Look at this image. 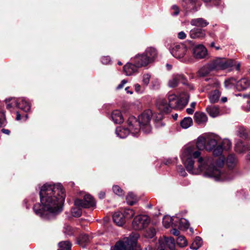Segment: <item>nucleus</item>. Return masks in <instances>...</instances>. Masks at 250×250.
Returning <instances> with one entry per match:
<instances>
[{
    "instance_id": "f257e3e1",
    "label": "nucleus",
    "mask_w": 250,
    "mask_h": 250,
    "mask_svg": "<svg viewBox=\"0 0 250 250\" xmlns=\"http://www.w3.org/2000/svg\"><path fill=\"white\" fill-rule=\"evenodd\" d=\"M39 195L41 203H36L33 208L35 214L44 220L55 219L62 211L66 197L62 185L46 183L41 188Z\"/></svg>"
},
{
    "instance_id": "f03ea898",
    "label": "nucleus",
    "mask_w": 250,
    "mask_h": 250,
    "mask_svg": "<svg viewBox=\"0 0 250 250\" xmlns=\"http://www.w3.org/2000/svg\"><path fill=\"white\" fill-rule=\"evenodd\" d=\"M187 148H190L192 149V158L193 159L198 158L197 165V169L200 171L205 170V174L207 176L213 178L216 181L222 180L224 178L223 173L213 165H208L207 161L202 157H199L201 153L199 151H194V147L188 146Z\"/></svg>"
},
{
    "instance_id": "7ed1b4c3",
    "label": "nucleus",
    "mask_w": 250,
    "mask_h": 250,
    "mask_svg": "<svg viewBox=\"0 0 250 250\" xmlns=\"http://www.w3.org/2000/svg\"><path fill=\"white\" fill-rule=\"evenodd\" d=\"M232 65L233 62L231 60H227L224 58H217L201 68L198 71V75L200 77H205L210 72L224 70Z\"/></svg>"
},
{
    "instance_id": "20e7f679",
    "label": "nucleus",
    "mask_w": 250,
    "mask_h": 250,
    "mask_svg": "<svg viewBox=\"0 0 250 250\" xmlns=\"http://www.w3.org/2000/svg\"><path fill=\"white\" fill-rule=\"evenodd\" d=\"M74 205L76 207L72 208V214L75 217H79L82 213V208L94 207L96 202L90 195L85 194L83 199L76 198L74 201Z\"/></svg>"
},
{
    "instance_id": "39448f33",
    "label": "nucleus",
    "mask_w": 250,
    "mask_h": 250,
    "mask_svg": "<svg viewBox=\"0 0 250 250\" xmlns=\"http://www.w3.org/2000/svg\"><path fill=\"white\" fill-rule=\"evenodd\" d=\"M140 237L138 233H132L126 241H119L111 250H141L137 240Z\"/></svg>"
},
{
    "instance_id": "423d86ee",
    "label": "nucleus",
    "mask_w": 250,
    "mask_h": 250,
    "mask_svg": "<svg viewBox=\"0 0 250 250\" xmlns=\"http://www.w3.org/2000/svg\"><path fill=\"white\" fill-rule=\"evenodd\" d=\"M156 50L152 47L147 48L142 54H138L132 60L138 67H141L153 62L157 57Z\"/></svg>"
},
{
    "instance_id": "0eeeda50",
    "label": "nucleus",
    "mask_w": 250,
    "mask_h": 250,
    "mask_svg": "<svg viewBox=\"0 0 250 250\" xmlns=\"http://www.w3.org/2000/svg\"><path fill=\"white\" fill-rule=\"evenodd\" d=\"M160 111L167 114L171 112V109L180 107L178 97L175 94L169 95L167 100L163 99L157 104Z\"/></svg>"
},
{
    "instance_id": "6e6552de",
    "label": "nucleus",
    "mask_w": 250,
    "mask_h": 250,
    "mask_svg": "<svg viewBox=\"0 0 250 250\" xmlns=\"http://www.w3.org/2000/svg\"><path fill=\"white\" fill-rule=\"evenodd\" d=\"M150 222V218L146 215H139L135 216L132 222V226L135 230H142L148 226Z\"/></svg>"
},
{
    "instance_id": "1a4fd4ad",
    "label": "nucleus",
    "mask_w": 250,
    "mask_h": 250,
    "mask_svg": "<svg viewBox=\"0 0 250 250\" xmlns=\"http://www.w3.org/2000/svg\"><path fill=\"white\" fill-rule=\"evenodd\" d=\"M192 151L190 148H187L182 157V161L185 165L187 170L192 173L194 168V161L192 158Z\"/></svg>"
},
{
    "instance_id": "9d476101",
    "label": "nucleus",
    "mask_w": 250,
    "mask_h": 250,
    "mask_svg": "<svg viewBox=\"0 0 250 250\" xmlns=\"http://www.w3.org/2000/svg\"><path fill=\"white\" fill-rule=\"evenodd\" d=\"M171 54L176 58H183L187 52L186 46L183 44H176L171 49H169Z\"/></svg>"
},
{
    "instance_id": "9b49d317",
    "label": "nucleus",
    "mask_w": 250,
    "mask_h": 250,
    "mask_svg": "<svg viewBox=\"0 0 250 250\" xmlns=\"http://www.w3.org/2000/svg\"><path fill=\"white\" fill-rule=\"evenodd\" d=\"M193 56L197 59L204 58L208 54L207 48L202 44L195 46L192 49Z\"/></svg>"
},
{
    "instance_id": "f8f14e48",
    "label": "nucleus",
    "mask_w": 250,
    "mask_h": 250,
    "mask_svg": "<svg viewBox=\"0 0 250 250\" xmlns=\"http://www.w3.org/2000/svg\"><path fill=\"white\" fill-rule=\"evenodd\" d=\"M152 111L147 110L143 112L139 116L138 119V125L149 124L152 117Z\"/></svg>"
},
{
    "instance_id": "ddd939ff",
    "label": "nucleus",
    "mask_w": 250,
    "mask_h": 250,
    "mask_svg": "<svg viewBox=\"0 0 250 250\" xmlns=\"http://www.w3.org/2000/svg\"><path fill=\"white\" fill-rule=\"evenodd\" d=\"M14 101V104L16 107L21 109L25 112L29 111L30 109L31 106L30 103L23 98H19L17 99H13Z\"/></svg>"
},
{
    "instance_id": "4468645a",
    "label": "nucleus",
    "mask_w": 250,
    "mask_h": 250,
    "mask_svg": "<svg viewBox=\"0 0 250 250\" xmlns=\"http://www.w3.org/2000/svg\"><path fill=\"white\" fill-rule=\"evenodd\" d=\"M187 82V80L183 75L177 74L174 76L172 80L169 81L168 85L171 87H175L180 83L186 85Z\"/></svg>"
},
{
    "instance_id": "2eb2a0df",
    "label": "nucleus",
    "mask_w": 250,
    "mask_h": 250,
    "mask_svg": "<svg viewBox=\"0 0 250 250\" xmlns=\"http://www.w3.org/2000/svg\"><path fill=\"white\" fill-rule=\"evenodd\" d=\"M139 68L135 63L128 62L124 65L123 69L127 76H130L137 72Z\"/></svg>"
},
{
    "instance_id": "dca6fc26",
    "label": "nucleus",
    "mask_w": 250,
    "mask_h": 250,
    "mask_svg": "<svg viewBox=\"0 0 250 250\" xmlns=\"http://www.w3.org/2000/svg\"><path fill=\"white\" fill-rule=\"evenodd\" d=\"M205 36V30L201 28L195 27L190 31V36L192 39H203Z\"/></svg>"
},
{
    "instance_id": "f3484780",
    "label": "nucleus",
    "mask_w": 250,
    "mask_h": 250,
    "mask_svg": "<svg viewBox=\"0 0 250 250\" xmlns=\"http://www.w3.org/2000/svg\"><path fill=\"white\" fill-rule=\"evenodd\" d=\"M190 24L193 26L202 28L206 27L209 24V22L204 19L199 18L192 19L190 21Z\"/></svg>"
},
{
    "instance_id": "a211bd4d",
    "label": "nucleus",
    "mask_w": 250,
    "mask_h": 250,
    "mask_svg": "<svg viewBox=\"0 0 250 250\" xmlns=\"http://www.w3.org/2000/svg\"><path fill=\"white\" fill-rule=\"evenodd\" d=\"M113 220L119 226H122L126 222L124 215L120 212H115L113 215Z\"/></svg>"
},
{
    "instance_id": "6ab92c4d",
    "label": "nucleus",
    "mask_w": 250,
    "mask_h": 250,
    "mask_svg": "<svg viewBox=\"0 0 250 250\" xmlns=\"http://www.w3.org/2000/svg\"><path fill=\"white\" fill-rule=\"evenodd\" d=\"M111 118L113 121L116 124H120L124 121L123 115L119 110H114L111 114Z\"/></svg>"
},
{
    "instance_id": "aec40b11",
    "label": "nucleus",
    "mask_w": 250,
    "mask_h": 250,
    "mask_svg": "<svg viewBox=\"0 0 250 250\" xmlns=\"http://www.w3.org/2000/svg\"><path fill=\"white\" fill-rule=\"evenodd\" d=\"M250 84V82L246 78H242L236 83V89L238 91L243 90L248 87Z\"/></svg>"
},
{
    "instance_id": "412c9836",
    "label": "nucleus",
    "mask_w": 250,
    "mask_h": 250,
    "mask_svg": "<svg viewBox=\"0 0 250 250\" xmlns=\"http://www.w3.org/2000/svg\"><path fill=\"white\" fill-rule=\"evenodd\" d=\"M235 150L239 153H243L250 150L249 145H245L242 141H238L235 145Z\"/></svg>"
},
{
    "instance_id": "4be33fe9",
    "label": "nucleus",
    "mask_w": 250,
    "mask_h": 250,
    "mask_svg": "<svg viewBox=\"0 0 250 250\" xmlns=\"http://www.w3.org/2000/svg\"><path fill=\"white\" fill-rule=\"evenodd\" d=\"M194 119L195 122L199 124L206 122L208 118L204 113L197 111L194 115Z\"/></svg>"
},
{
    "instance_id": "5701e85b",
    "label": "nucleus",
    "mask_w": 250,
    "mask_h": 250,
    "mask_svg": "<svg viewBox=\"0 0 250 250\" xmlns=\"http://www.w3.org/2000/svg\"><path fill=\"white\" fill-rule=\"evenodd\" d=\"M89 242V236L88 234H82L78 238V244L83 248H85Z\"/></svg>"
},
{
    "instance_id": "b1692460",
    "label": "nucleus",
    "mask_w": 250,
    "mask_h": 250,
    "mask_svg": "<svg viewBox=\"0 0 250 250\" xmlns=\"http://www.w3.org/2000/svg\"><path fill=\"white\" fill-rule=\"evenodd\" d=\"M138 200L139 198L137 195L132 192H129L126 197V201L130 206L135 205Z\"/></svg>"
},
{
    "instance_id": "393cba45",
    "label": "nucleus",
    "mask_w": 250,
    "mask_h": 250,
    "mask_svg": "<svg viewBox=\"0 0 250 250\" xmlns=\"http://www.w3.org/2000/svg\"><path fill=\"white\" fill-rule=\"evenodd\" d=\"M174 220V216L173 217H169V216H165L163 218V223L164 227L166 228H168L170 226L172 227H176L177 224H175V223L173 222Z\"/></svg>"
},
{
    "instance_id": "a878e982",
    "label": "nucleus",
    "mask_w": 250,
    "mask_h": 250,
    "mask_svg": "<svg viewBox=\"0 0 250 250\" xmlns=\"http://www.w3.org/2000/svg\"><path fill=\"white\" fill-rule=\"evenodd\" d=\"M226 163L228 167L229 168L232 169L236 163L235 156L233 154H229L227 158Z\"/></svg>"
},
{
    "instance_id": "bb28decb",
    "label": "nucleus",
    "mask_w": 250,
    "mask_h": 250,
    "mask_svg": "<svg viewBox=\"0 0 250 250\" xmlns=\"http://www.w3.org/2000/svg\"><path fill=\"white\" fill-rule=\"evenodd\" d=\"M206 139L202 136H200L197 139L196 143V147L198 150H201L204 149H206Z\"/></svg>"
},
{
    "instance_id": "cd10ccee",
    "label": "nucleus",
    "mask_w": 250,
    "mask_h": 250,
    "mask_svg": "<svg viewBox=\"0 0 250 250\" xmlns=\"http://www.w3.org/2000/svg\"><path fill=\"white\" fill-rule=\"evenodd\" d=\"M206 150L211 151L217 146V142L216 139L208 138L206 139Z\"/></svg>"
},
{
    "instance_id": "c85d7f7f",
    "label": "nucleus",
    "mask_w": 250,
    "mask_h": 250,
    "mask_svg": "<svg viewBox=\"0 0 250 250\" xmlns=\"http://www.w3.org/2000/svg\"><path fill=\"white\" fill-rule=\"evenodd\" d=\"M193 123L192 119L191 117H185L180 122V125L183 128H188Z\"/></svg>"
},
{
    "instance_id": "c756f323",
    "label": "nucleus",
    "mask_w": 250,
    "mask_h": 250,
    "mask_svg": "<svg viewBox=\"0 0 250 250\" xmlns=\"http://www.w3.org/2000/svg\"><path fill=\"white\" fill-rule=\"evenodd\" d=\"M202 239L199 236H196L193 243L190 246V248L192 250H197L202 245Z\"/></svg>"
},
{
    "instance_id": "7c9ffc66",
    "label": "nucleus",
    "mask_w": 250,
    "mask_h": 250,
    "mask_svg": "<svg viewBox=\"0 0 250 250\" xmlns=\"http://www.w3.org/2000/svg\"><path fill=\"white\" fill-rule=\"evenodd\" d=\"M220 96V93L217 89L212 91L209 95V100L211 103H215L219 100Z\"/></svg>"
},
{
    "instance_id": "2f4dec72",
    "label": "nucleus",
    "mask_w": 250,
    "mask_h": 250,
    "mask_svg": "<svg viewBox=\"0 0 250 250\" xmlns=\"http://www.w3.org/2000/svg\"><path fill=\"white\" fill-rule=\"evenodd\" d=\"M238 80L237 79L231 77L225 81V87L227 88H231L232 86H235L236 87V83H237Z\"/></svg>"
},
{
    "instance_id": "473e14b6",
    "label": "nucleus",
    "mask_w": 250,
    "mask_h": 250,
    "mask_svg": "<svg viewBox=\"0 0 250 250\" xmlns=\"http://www.w3.org/2000/svg\"><path fill=\"white\" fill-rule=\"evenodd\" d=\"M58 250H71L72 244L69 241H62L59 243Z\"/></svg>"
},
{
    "instance_id": "72a5a7b5",
    "label": "nucleus",
    "mask_w": 250,
    "mask_h": 250,
    "mask_svg": "<svg viewBox=\"0 0 250 250\" xmlns=\"http://www.w3.org/2000/svg\"><path fill=\"white\" fill-rule=\"evenodd\" d=\"M122 214L124 215V218L126 221L127 220L130 219L134 216L135 211L132 209L125 208Z\"/></svg>"
},
{
    "instance_id": "f704fd0d",
    "label": "nucleus",
    "mask_w": 250,
    "mask_h": 250,
    "mask_svg": "<svg viewBox=\"0 0 250 250\" xmlns=\"http://www.w3.org/2000/svg\"><path fill=\"white\" fill-rule=\"evenodd\" d=\"M207 111L208 114L212 117H215L219 114V109L215 106H210L207 107Z\"/></svg>"
},
{
    "instance_id": "c9c22d12",
    "label": "nucleus",
    "mask_w": 250,
    "mask_h": 250,
    "mask_svg": "<svg viewBox=\"0 0 250 250\" xmlns=\"http://www.w3.org/2000/svg\"><path fill=\"white\" fill-rule=\"evenodd\" d=\"M213 154L214 156H219L222 154L224 149L223 144L217 145V146L212 149Z\"/></svg>"
},
{
    "instance_id": "e433bc0d",
    "label": "nucleus",
    "mask_w": 250,
    "mask_h": 250,
    "mask_svg": "<svg viewBox=\"0 0 250 250\" xmlns=\"http://www.w3.org/2000/svg\"><path fill=\"white\" fill-rule=\"evenodd\" d=\"M189 98V95L188 94H185L180 99H178L180 106L181 105L182 107H185L188 104Z\"/></svg>"
},
{
    "instance_id": "4c0bfd02",
    "label": "nucleus",
    "mask_w": 250,
    "mask_h": 250,
    "mask_svg": "<svg viewBox=\"0 0 250 250\" xmlns=\"http://www.w3.org/2000/svg\"><path fill=\"white\" fill-rule=\"evenodd\" d=\"M176 242L180 247H185L188 245L187 240L184 236L179 235L177 238Z\"/></svg>"
},
{
    "instance_id": "58836bf2",
    "label": "nucleus",
    "mask_w": 250,
    "mask_h": 250,
    "mask_svg": "<svg viewBox=\"0 0 250 250\" xmlns=\"http://www.w3.org/2000/svg\"><path fill=\"white\" fill-rule=\"evenodd\" d=\"M165 242L170 250L175 249V239L172 237L165 238Z\"/></svg>"
},
{
    "instance_id": "ea45409f",
    "label": "nucleus",
    "mask_w": 250,
    "mask_h": 250,
    "mask_svg": "<svg viewBox=\"0 0 250 250\" xmlns=\"http://www.w3.org/2000/svg\"><path fill=\"white\" fill-rule=\"evenodd\" d=\"M238 135L240 138L243 139H246L248 137V132L246 129L243 127H241L239 128L238 131Z\"/></svg>"
},
{
    "instance_id": "a19ab883",
    "label": "nucleus",
    "mask_w": 250,
    "mask_h": 250,
    "mask_svg": "<svg viewBox=\"0 0 250 250\" xmlns=\"http://www.w3.org/2000/svg\"><path fill=\"white\" fill-rule=\"evenodd\" d=\"M138 127L135 128V129H142L145 133H149L151 132V127L150 124L141 125H138Z\"/></svg>"
},
{
    "instance_id": "79ce46f5",
    "label": "nucleus",
    "mask_w": 250,
    "mask_h": 250,
    "mask_svg": "<svg viewBox=\"0 0 250 250\" xmlns=\"http://www.w3.org/2000/svg\"><path fill=\"white\" fill-rule=\"evenodd\" d=\"M178 223L179 224L180 228H183L184 229H186L189 228V223L186 219L181 218V219H178Z\"/></svg>"
},
{
    "instance_id": "37998d69",
    "label": "nucleus",
    "mask_w": 250,
    "mask_h": 250,
    "mask_svg": "<svg viewBox=\"0 0 250 250\" xmlns=\"http://www.w3.org/2000/svg\"><path fill=\"white\" fill-rule=\"evenodd\" d=\"M114 193L119 196H122L124 195V191L118 185H114L112 188Z\"/></svg>"
},
{
    "instance_id": "c03bdc74",
    "label": "nucleus",
    "mask_w": 250,
    "mask_h": 250,
    "mask_svg": "<svg viewBox=\"0 0 250 250\" xmlns=\"http://www.w3.org/2000/svg\"><path fill=\"white\" fill-rule=\"evenodd\" d=\"M127 124L129 126L134 127L135 125H138V119H136L134 116H130L127 120Z\"/></svg>"
},
{
    "instance_id": "a18cd8bd",
    "label": "nucleus",
    "mask_w": 250,
    "mask_h": 250,
    "mask_svg": "<svg viewBox=\"0 0 250 250\" xmlns=\"http://www.w3.org/2000/svg\"><path fill=\"white\" fill-rule=\"evenodd\" d=\"M63 232L66 235L71 236L73 235L74 230L71 226L65 225L63 228Z\"/></svg>"
},
{
    "instance_id": "49530a36",
    "label": "nucleus",
    "mask_w": 250,
    "mask_h": 250,
    "mask_svg": "<svg viewBox=\"0 0 250 250\" xmlns=\"http://www.w3.org/2000/svg\"><path fill=\"white\" fill-rule=\"evenodd\" d=\"M13 99H16L15 98H11L9 99L5 100V103H6V108L7 109H10L11 108L16 106V105L14 104V101Z\"/></svg>"
},
{
    "instance_id": "de8ad7c7",
    "label": "nucleus",
    "mask_w": 250,
    "mask_h": 250,
    "mask_svg": "<svg viewBox=\"0 0 250 250\" xmlns=\"http://www.w3.org/2000/svg\"><path fill=\"white\" fill-rule=\"evenodd\" d=\"M221 144H223V147L224 150H228L229 149L231 146V142L228 140L223 141Z\"/></svg>"
},
{
    "instance_id": "09e8293b",
    "label": "nucleus",
    "mask_w": 250,
    "mask_h": 250,
    "mask_svg": "<svg viewBox=\"0 0 250 250\" xmlns=\"http://www.w3.org/2000/svg\"><path fill=\"white\" fill-rule=\"evenodd\" d=\"M6 125V120L4 113L2 112L0 117V127H4Z\"/></svg>"
},
{
    "instance_id": "8fccbe9b",
    "label": "nucleus",
    "mask_w": 250,
    "mask_h": 250,
    "mask_svg": "<svg viewBox=\"0 0 250 250\" xmlns=\"http://www.w3.org/2000/svg\"><path fill=\"white\" fill-rule=\"evenodd\" d=\"M171 10H173V12L171 13V15L173 16H176L179 14V8L176 5H172L171 8Z\"/></svg>"
},
{
    "instance_id": "3c124183",
    "label": "nucleus",
    "mask_w": 250,
    "mask_h": 250,
    "mask_svg": "<svg viewBox=\"0 0 250 250\" xmlns=\"http://www.w3.org/2000/svg\"><path fill=\"white\" fill-rule=\"evenodd\" d=\"M147 236L150 238H153L156 234V231L154 228H150L146 232Z\"/></svg>"
},
{
    "instance_id": "603ef678",
    "label": "nucleus",
    "mask_w": 250,
    "mask_h": 250,
    "mask_svg": "<svg viewBox=\"0 0 250 250\" xmlns=\"http://www.w3.org/2000/svg\"><path fill=\"white\" fill-rule=\"evenodd\" d=\"M150 75L148 74H144L143 76V83L147 85L149 83Z\"/></svg>"
},
{
    "instance_id": "864d4df0",
    "label": "nucleus",
    "mask_w": 250,
    "mask_h": 250,
    "mask_svg": "<svg viewBox=\"0 0 250 250\" xmlns=\"http://www.w3.org/2000/svg\"><path fill=\"white\" fill-rule=\"evenodd\" d=\"M110 61L109 56H104L101 58V62L104 64H108Z\"/></svg>"
},
{
    "instance_id": "5fc2aeb1",
    "label": "nucleus",
    "mask_w": 250,
    "mask_h": 250,
    "mask_svg": "<svg viewBox=\"0 0 250 250\" xmlns=\"http://www.w3.org/2000/svg\"><path fill=\"white\" fill-rule=\"evenodd\" d=\"M179 172L180 175L183 177H185L187 175L185 169L182 166H181L179 168Z\"/></svg>"
},
{
    "instance_id": "6e6d98bb",
    "label": "nucleus",
    "mask_w": 250,
    "mask_h": 250,
    "mask_svg": "<svg viewBox=\"0 0 250 250\" xmlns=\"http://www.w3.org/2000/svg\"><path fill=\"white\" fill-rule=\"evenodd\" d=\"M226 60H228L227 59H226ZM231 60L233 62V65L229 66V67H232L235 66V68L236 70L237 71H239L240 69V66H241L240 63H238L237 64H236V62L235 61H234L232 60ZM228 68H229V67Z\"/></svg>"
},
{
    "instance_id": "4d7b16f0",
    "label": "nucleus",
    "mask_w": 250,
    "mask_h": 250,
    "mask_svg": "<svg viewBox=\"0 0 250 250\" xmlns=\"http://www.w3.org/2000/svg\"><path fill=\"white\" fill-rule=\"evenodd\" d=\"M205 2H208L212 1L215 5H218L220 4V0H203Z\"/></svg>"
},
{
    "instance_id": "13d9d810",
    "label": "nucleus",
    "mask_w": 250,
    "mask_h": 250,
    "mask_svg": "<svg viewBox=\"0 0 250 250\" xmlns=\"http://www.w3.org/2000/svg\"><path fill=\"white\" fill-rule=\"evenodd\" d=\"M171 233L175 236H178L180 235V231L176 229H172L171 230Z\"/></svg>"
},
{
    "instance_id": "bf43d9fd",
    "label": "nucleus",
    "mask_w": 250,
    "mask_h": 250,
    "mask_svg": "<svg viewBox=\"0 0 250 250\" xmlns=\"http://www.w3.org/2000/svg\"><path fill=\"white\" fill-rule=\"evenodd\" d=\"M243 108L246 112H249L250 110V101H247V105L246 106H243Z\"/></svg>"
},
{
    "instance_id": "052dcab7",
    "label": "nucleus",
    "mask_w": 250,
    "mask_h": 250,
    "mask_svg": "<svg viewBox=\"0 0 250 250\" xmlns=\"http://www.w3.org/2000/svg\"><path fill=\"white\" fill-rule=\"evenodd\" d=\"M178 37L180 39H184L186 38V34L183 31H181L178 33Z\"/></svg>"
},
{
    "instance_id": "680f3d73",
    "label": "nucleus",
    "mask_w": 250,
    "mask_h": 250,
    "mask_svg": "<svg viewBox=\"0 0 250 250\" xmlns=\"http://www.w3.org/2000/svg\"><path fill=\"white\" fill-rule=\"evenodd\" d=\"M98 197L100 199H103L105 197V193L104 192L101 191L98 194Z\"/></svg>"
},
{
    "instance_id": "e2e57ef3",
    "label": "nucleus",
    "mask_w": 250,
    "mask_h": 250,
    "mask_svg": "<svg viewBox=\"0 0 250 250\" xmlns=\"http://www.w3.org/2000/svg\"><path fill=\"white\" fill-rule=\"evenodd\" d=\"M1 132L2 133L5 134L6 135H10V132H11L10 130H9L8 129H5V128L1 129Z\"/></svg>"
},
{
    "instance_id": "0e129e2a",
    "label": "nucleus",
    "mask_w": 250,
    "mask_h": 250,
    "mask_svg": "<svg viewBox=\"0 0 250 250\" xmlns=\"http://www.w3.org/2000/svg\"><path fill=\"white\" fill-rule=\"evenodd\" d=\"M135 90L137 92H140L141 90V85L138 84L136 83L135 84Z\"/></svg>"
},
{
    "instance_id": "69168bd1",
    "label": "nucleus",
    "mask_w": 250,
    "mask_h": 250,
    "mask_svg": "<svg viewBox=\"0 0 250 250\" xmlns=\"http://www.w3.org/2000/svg\"><path fill=\"white\" fill-rule=\"evenodd\" d=\"M186 112L188 114H192L194 112V109L191 108H188L186 109Z\"/></svg>"
},
{
    "instance_id": "338daca9",
    "label": "nucleus",
    "mask_w": 250,
    "mask_h": 250,
    "mask_svg": "<svg viewBox=\"0 0 250 250\" xmlns=\"http://www.w3.org/2000/svg\"><path fill=\"white\" fill-rule=\"evenodd\" d=\"M178 219H180L177 217H174L173 222L175 223V224H177V225L176 227H178V228H180L179 224L178 223Z\"/></svg>"
},
{
    "instance_id": "774afa93",
    "label": "nucleus",
    "mask_w": 250,
    "mask_h": 250,
    "mask_svg": "<svg viewBox=\"0 0 250 250\" xmlns=\"http://www.w3.org/2000/svg\"><path fill=\"white\" fill-rule=\"evenodd\" d=\"M217 164L220 167H222V166H223V165L224 164V160H219V161H217Z\"/></svg>"
}]
</instances>
